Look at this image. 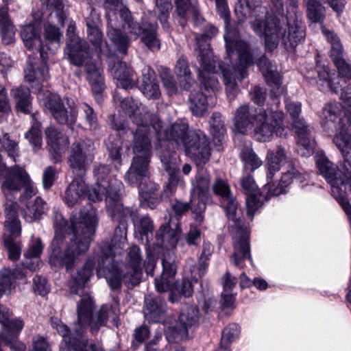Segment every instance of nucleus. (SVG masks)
<instances>
[{
	"instance_id": "obj_53",
	"label": "nucleus",
	"mask_w": 351,
	"mask_h": 351,
	"mask_svg": "<svg viewBox=\"0 0 351 351\" xmlns=\"http://www.w3.org/2000/svg\"><path fill=\"white\" fill-rule=\"evenodd\" d=\"M322 32L328 42L331 45L330 57L334 63L343 58L344 50L339 38L333 32L323 29Z\"/></svg>"
},
{
	"instance_id": "obj_39",
	"label": "nucleus",
	"mask_w": 351,
	"mask_h": 351,
	"mask_svg": "<svg viewBox=\"0 0 351 351\" xmlns=\"http://www.w3.org/2000/svg\"><path fill=\"white\" fill-rule=\"evenodd\" d=\"M19 206L16 202L6 203L5 208V226L11 234L21 235V223L19 219Z\"/></svg>"
},
{
	"instance_id": "obj_31",
	"label": "nucleus",
	"mask_w": 351,
	"mask_h": 351,
	"mask_svg": "<svg viewBox=\"0 0 351 351\" xmlns=\"http://www.w3.org/2000/svg\"><path fill=\"white\" fill-rule=\"evenodd\" d=\"M111 73L117 80V86L123 89L133 88L138 81L137 75L134 70L121 61H118L112 66Z\"/></svg>"
},
{
	"instance_id": "obj_9",
	"label": "nucleus",
	"mask_w": 351,
	"mask_h": 351,
	"mask_svg": "<svg viewBox=\"0 0 351 351\" xmlns=\"http://www.w3.org/2000/svg\"><path fill=\"white\" fill-rule=\"evenodd\" d=\"M21 36L25 46L33 53L40 54V62H29L25 70V78L27 82H35L40 88L41 84L49 79V70L47 66L48 56L39 32L34 25L28 24L22 27Z\"/></svg>"
},
{
	"instance_id": "obj_27",
	"label": "nucleus",
	"mask_w": 351,
	"mask_h": 351,
	"mask_svg": "<svg viewBox=\"0 0 351 351\" xmlns=\"http://www.w3.org/2000/svg\"><path fill=\"white\" fill-rule=\"evenodd\" d=\"M114 101L119 103L122 110L128 115L132 119V121L138 126L134 133H136L140 128L143 127L146 130L147 134L150 136V127L147 119H149L150 121L152 117H153L152 115L146 114L143 119L141 115L137 114L138 103L132 97L122 98L119 94H116L114 96Z\"/></svg>"
},
{
	"instance_id": "obj_51",
	"label": "nucleus",
	"mask_w": 351,
	"mask_h": 351,
	"mask_svg": "<svg viewBox=\"0 0 351 351\" xmlns=\"http://www.w3.org/2000/svg\"><path fill=\"white\" fill-rule=\"evenodd\" d=\"M169 290L171 291L169 300L173 303L178 302L181 295L189 298L193 293L192 282L185 278L181 281H174Z\"/></svg>"
},
{
	"instance_id": "obj_44",
	"label": "nucleus",
	"mask_w": 351,
	"mask_h": 351,
	"mask_svg": "<svg viewBox=\"0 0 351 351\" xmlns=\"http://www.w3.org/2000/svg\"><path fill=\"white\" fill-rule=\"evenodd\" d=\"M323 0H303L307 18L313 23H323L326 17V8Z\"/></svg>"
},
{
	"instance_id": "obj_42",
	"label": "nucleus",
	"mask_w": 351,
	"mask_h": 351,
	"mask_svg": "<svg viewBox=\"0 0 351 351\" xmlns=\"http://www.w3.org/2000/svg\"><path fill=\"white\" fill-rule=\"evenodd\" d=\"M107 36L120 53L126 55L130 46L128 36L123 34L120 29L113 27L112 20L108 21Z\"/></svg>"
},
{
	"instance_id": "obj_1",
	"label": "nucleus",
	"mask_w": 351,
	"mask_h": 351,
	"mask_svg": "<svg viewBox=\"0 0 351 351\" xmlns=\"http://www.w3.org/2000/svg\"><path fill=\"white\" fill-rule=\"evenodd\" d=\"M54 237L49 246V261L52 267L72 269L77 258L87 252L98 224L96 210L89 204L80 210L79 220L71 218V234L63 247L67 232L66 221L58 210H53Z\"/></svg>"
},
{
	"instance_id": "obj_61",
	"label": "nucleus",
	"mask_w": 351,
	"mask_h": 351,
	"mask_svg": "<svg viewBox=\"0 0 351 351\" xmlns=\"http://www.w3.org/2000/svg\"><path fill=\"white\" fill-rule=\"evenodd\" d=\"M110 156L117 161H121L123 141L119 134H110L105 141Z\"/></svg>"
},
{
	"instance_id": "obj_12",
	"label": "nucleus",
	"mask_w": 351,
	"mask_h": 351,
	"mask_svg": "<svg viewBox=\"0 0 351 351\" xmlns=\"http://www.w3.org/2000/svg\"><path fill=\"white\" fill-rule=\"evenodd\" d=\"M12 313L4 306L0 313V323L3 329L0 332V339L13 351H24L25 345L19 340L25 322L21 317L12 319Z\"/></svg>"
},
{
	"instance_id": "obj_8",
	"label": "nucleus",
	"mask_w": 351,
	"mask_h": 351,
	"mask_svg": "<svg viewBox=\"0 0 351 351\" xmlns=\"http://www.w3.org/2000/svg\"><path fill=\"white\" fill-rule=\"evenodd\" d=\"M315 160L318 171L331 186L332 195L338 201L341 208L346 213H350L351 204L345 197V191L347 186L349 187L350 174L351 171V162L344 160L342 173L338 167L331 162L323 152H317Z\"/></svg>"
},
{
	"instance_id": "obj_11",
	"label": "nucleus",
	"mask_w": 351,
	"mask_h": 351,
	"mask_svg": "<svg viewBox=\"0 0 351 351\" xmlns=\"http://www.w3.org/2000/svg\"><path fill=\"white\" fill-rule=\"evenodd\" d=\"M114 191L110 195L105 197L106 212L113 221H118L119 226L125 228V222L130 218L132 223H135L138 217V210L134 208L124 207L121 202V191L123 185L121 181L114 180L112 182Z\"/></svg>"
},
{
	"instance_id": "obj_58",
	"label": "nucleus",
	"mask_w": 351,
	"mask_h": 351,
	"mask_svg": "<svg viewBox=\"0 0 351 351\" xmlns=\"http://www.w3.org/2000/svg\"><path fill=\"white\" fill-rule=\"evenodd\" d=\"M156 244L158 246L169 245L174 246L177 242V237L168 223L162 225L156 234Z\"/></svg>"
},
{
	"instance_id": "obj_28",
	"label": "nucleus",
	"mask_w": 351,
	"mask_h": 351,
	"mask_svg": "<svg viewBox=\"0 0 351 351\" xmlns=\"http://www.w3.org/2000/svg\"><path fill=\"white\" fill-rule=\"evenodd\" d=\"M162 273L160 278L155 279V287L160 293L167 292L173 284L177 273V262L173 254H164L162 259Z\"/></svg>"
},
{
	"instance_id": "obj_64",
	"label": "nucleus",
	"mask_w": 351,
	"mask_h": 351,
	"mask_svg": "<svg viewBox=\"0 0 351 351\" xmlns=\"http://www.w3.org/2000/svg\"><path fill=\"white\" fill-rule=\"evenodd\" d=\"M44 6L50 12V14L55 13L58 23H64L66 14L62 0H46Z\"/></svg>"
},
{
	"instance_id": "obj_54",
	"label": "nucleus",
	"mask_w": 351,
	"mask_h": 351,
	"mask_svg": "<svg viewBox=\"0 0 351 351\" xmlns=\"http://www.w3.org/2000/svg\"><path fill=\"white\" fill-rule=\"evenodd\" d=\"M177 15L182 20H187L190 16L197 14V0H173Z\"/></svg>"
},
{
	"instance_id": "obj_52",
	"label": "nucleus",
	"mask_w": 351,
	"mask_h": 351,
	"mask_svg": "<svg viewBox=\"0 0 351 351\" xmlns=\"http://www.w3.org/2000/svg\"><path fill=\"white\" fill-rule=\"evenodd\" d=\"M239 156L243 163V171L252 173L262 165V160L255 154L250 145L243 147Z\"/></svg>"
},
{
	"instance_id": "obj_62",
	"label": "nucleus",
	"mask_w": 351,
	"mask_h": 351,
	"mask_svg": "<svg viewBox=\"0 0 351 351\" xmlns=\"http://www.w3.org/2000/svg\"><path fill=\"white\" fill-rule=\"evenodd\" d=\"M20 235L11 234L3 236V243L8 251L9 258L12 261H16L21 255V243L17 238Z\"/></svg>"
},
{
	"instance_id": "obj_33",
	"label": "nucleus",
	"mask_w": 351,
	"mask_h": 351,
	"mask_svg": "<svg viewBox=\"0 0 351 351\" xmlns=\"http://www.w3.org/2000/svg\"><path fill=\"white\" fill-rule=\"evenodd\" d=\"M166 311V302L160 297L148 295L145 298L144 315L151 322H159Z\"/></svg>"
},
{
	"instance_id": "obj_47",
	"label": "nucleus",
	"mask_w": 351,
	"mask_h": 351,
	"mask_svg": "<svg viewBox=\"0 0 351 351\" xmlns=\"http://www.w3.org/2000/svg\"><path fill=\"white\" fill-rule=\"evenodd\" d=\"M175 72L179 78L181 86L185 90H190L194 83V80L192 77L188 62L184 56L177 60Z\"/></svg>"
},
{
	"instance_id": "obj_55",
	"label": "nucleus",
	"mask_w": 351,
	"mask_h": 351,
	"mask_svg": "<svg viewBox=\"0 0 351 351\" xmlns=\"http://www.w3.org/2000/svg\"><path fill=\"white\" fill-rule=\"evenodd\" d=\"M61 36L62 34L58 27L51 24L48 25L45 29V38L47 42L44 45L45 51L54 53L60 46Z\"/></svg>"
},
{
	"instance_id": "obj_57",
	"label": "nucleus",
	"mask_w": 351,
	"mask_h": 351,
	"mask_svg": "<svg viewBox=\"0 0 351 351\" xmlns=\"http://www.w3.org/2000/svg\"><path fill=\"white\" fill-rule=\"evenodd\" d=\"M304 75L311 83L314 82V81L317 82V78H318L319 81H323L326 83L328 87L331 89H335L330 80V69L328 66L317 65L315 69H311V70H308L304 73Z\"/></svg>"
},
{
	"instance_id": "obj_21",
	"label": "nucleus",
	"mask_w": 351,
	"mask_h": 351,
	"mask_svg": "<svg viewBox=\"0 0 351 351\" xmlns=\"http://www.w3.org/2000/svg\"><path fill=\"white\" fill-rule=\"evenodd\" d=\"M66 53L71 64L82 66L91 59L92 52L88 43L73 34L66 44Z\"/></svg>"
},
{
	"instance_id": "obj_5",
	"label": "nucleus",
	"mask_w": 351,
	"mask_h": 351,
	"mask_svg": "<svg viewBox=\"0 0 351 351\" xmlns=\"http://www.w3.org/2000/svg\"><path fill=\"white\" fill-rule=\"evenodd\" d=\"M283 119L282 110H274L271 105H267L266 109L243 105L235 112L234 123L237 131L241 134H245L254 126L255 139L265 142L269 141L274 134L280 137L287 135V129Z\"/></svg>"
},
{
	"instance_id": "obj_26",
	"label": "nucleus",
	"mask_w": 351,
	"mask_h": 351,
	"mask_svg": "<svg viewBox=\"0 0 351 351\" xmlns=\"http://www.w3.org/2000/svg\"><path fill=\"white\" fill-rule=\"evenodd\" d=\"M91 187L85 183L82 176H76L66 187L62 197L63 202L69 207H73L81 203L82 199L88 197L93 193Z\"/></svg>"
},
{
	"instance_id": "obj_37",
	"label": "nucleus",
	"mask_w": 351,
	"mask_h": 351,
	"mask_svg": "<svg viewBox=\"0 0 351 351\" xmlns=\"http://www.w3.org/2000/svg\"><path fill=\"white\" fill-rule=\"evenodd\" d=\"M11 95L16 102L17 112L29 114L32 111V104L30 90L29 88L20 86L11 90Z\"/></svg>"
},
{
	"instance_id": "obj_4",
	"label": "nucleus",
	"mask_w": 351,
	"mask_h": 351,
	"mask_svg": "<svg viewBox=\"0 0 351 351\" xmlns=\"http://www.w3.org/2000/svg\"><path fill=\"white\" fill-rule=\"evenodd\" d=\"M215 3L217 12L225 23L226 33L223 37L228 58H230L234 50L237 54V62L232 66V70L226 69L218 63L219 69L223 75L227 97L231 101L234 99L239 91L236 79L242 80L247 77V68L253 63V56L249 44L245 41L239 40L238 31L229 27L230 25V11L226 0H217Z\"/></svg>"
},
{
	"instance_id": "obj_56",
	"label": "nucleus",
	"mask_w": 351,
	"mask_h": 351,
	"mask_svg": "<svg viewBox=\"0 0 351 351\" xmlns=\"http://www.w3.org/2000/svg\"><path fill=\"white\" fill-rule=\"evenodd\" d=\"M162 167L166 172L180 171V159L174 150L165 149L160 154Z\"/></svg>"
},
{
	"instance_id": "obj_20",
	"label": "nucleus",
	"mask_w": 351,
	"mask_h": 351,
	"mask_svg": "<svg viewBox=\"0 0 351 351\" xmlns=\"http://www.w3.org/2000/svg\"><path fill=\"white\" fill-rule=\"evenodd\" d=\"M234 248L231 256V262L234 266L240 268L244 267L245 261L247 260L252 265L249 242V232L246 230L238 229L232 238Z\"/></svg>"
},
{
	"instance_id": "obj_60",
	"label": "nucleus",
	"mask_w": 351,
	"mask_h": 351,
	"mask_svg": "<svg viewBox=\"0 0 351 351\" xmlns=\"http://www.w3.org/2000/svg\"><path fill=\"white\" fill-rule=\"evenodd\" d=\"M103 36V32L99 26L87 28L88 40L93 45L95 50L101 54H106L108 56H113L110 51L106 52L102 49Z\"/></svg>"
},
{
	"instance_id": "obj_50",
	"label": "nucleus",
	"mask_w": 351,
	"mask_h": 351,
	"mask_svg": "<svg viewBox=\"0 0 351 351\" xmlns=\"http://www.w3.org/2000/svg\"><path fill=\"white\" fill-rule=\"evenodd\" d=\"M216 60H215V67L211 70H205L201 66L202 71H199L202 92L208 93V95H212L219 88V84L217 78L215 76L216 71Z\"/></svg>"
},
{
	"instance_id": "obj_19",
	"label": "nucleus",
	"mask_w": 351,
	"mask_h": 351,
	"mask_svg": "<svg viewBox=\"0 0 351 351\" xmlns=\"http://www.w3.org/2000/svg\"><path fill=\"white\" fill-rule=\"evenodd\" d=\"M215 195L220 197V205L227 217L232 221H237V202L231 193L230 188L226 180L216 178L213 184Z\"/></svg>"
},
{
	"instance_id": "obj_3",
	"label": "nucleus",
	"mask_w": 351,
	"mask_h": 351,
	"mask_svg": "<svg viewBox=\"0 0 351 351\" xmlns=\"http://www.w3.org/2000/svg\"><path fill=\"white\" fill-rule=\"evenodd\" d=\"M298 0H289L287 12L286 27H283L278 19L267 14L264 19H255L250 22V27L255 34L264 39L265 48L270 51L276 49L281 42L289 51L295 48L305 38V25L298 12Z\"/></svg>"
},
{
	"instance_id": "obj_36",
	"label": "nucleus",
	"mask_w": 351,
	"mask_h": 351,
	"mask_svg": "<svg viewBox=\"0 0 351 351\" xmlns=\"http://www.w3.org/2000/svg\"><path fill=\"white\" fill-rule=\"evenodd\" d=\"M264 76L267 83L271 88L270 101L268 102L267 105L269 106H273L274 110H279L280 105L279 97L284 92L280 75L278 71L274 69L264 75Z\"/></svg>"
},
{
	"instance_id": "obj_63",
	"label": "nucleus",
	"mask_w": 351,
	"mask_h": 351,
	"mask_svg": "<svg viewBox=\"0 0 351 351\" xmlns=\"http://www.w3.org/2000/svg\"><path fill=\"white\" fill-rule=\"evenodd\" d=\"M188 330L181 326L178 322L174 326L168 327L165 331L166 339L168 342L177 343L188 338Z\"/></svg>"
},
{
	"instance_id": "obj_49",
	"label": "nucleus",
	"mask_w": 351,
	"mask_h": 351,
	"mask_svg": "<svg viewBox=\"0 0 351 351\" xmlns=\"http://www.w3.org/2000/svg\"><path fill=\"white\" fill-rule=\"evenodd\" d=\"M47 208V203L40 197H37L34 202L27 204L23 217L28 223L39 220Z\"/></svg>"
},
{
	"instance_id": "obj_17",
	"label": "nucleus",
	"mask_w": 351,
	"mask_h": 351,
	"mask_svg": "<svg viewBox=\"0 0 351 351\" xmlns=\"http://www.w3.org/2000/svg\"><path fill=\"white\" fill-rule=\"evenodd\" d=\"M142 260L140 247L136 245H132L128 253L125 271L123 276V283L128 289L134 288L141 281Z\"/></svg>"
},
{
	"instance_id": "obj_24",
	"label": "nucleus",
	"mask_w": 351,
	"mask_h": 351,
	"mask_svg": "<svg viewBox=\"0 0 351 351\" xmlns=\"http://www.w3.org/2000/svg\"><path fill=\"white\" fill-rule=\"evenodd\" d=\"M324 129L329 132L341 126H345L348 119L343 106L339 102H331L325 105L322 110Z\"/></svg>"
},
{
	"instance_id": "obj_7",
	"label": "nucleus",
	"mask_w": 351,
	"mask_h": 351,
	"mask_svg": "<svg viewBox=\"0 0 351 351\" xmlns=\"http://www.w3.org/2000/svg\"><path fill=\"white\" fill-rule=\"evenodd\" d=\"M132 153L134 157L125 175V182L132 186L139 188L149 177V167L152 156L151 138L145 128L134 133Z\"/></svg>"
},
{
	"instance_id": "obj_10",
	"label": "nucleus",
	"mask_w": 351,
	"mask_h": 351,
	"mask_svg": "<svg viewBox=\"0 0 351 351\" xmlns=\"http://www.w3.org/2000/svg\"><path fill=\"white\" fill-rule=\"evenodd\" d=\"M119 14L123 22L122 27L128 34L134 36V39L141 36V41L152 51L160 49V43L157 34V23L144 19L141 24L138 23L127 8H121Z\"/></svg>"
},
{
	"instance_id": "obj_41",
	"label": "nucleus",
	"mask_w": 351,
	"mask_h": 351,
	"mask_svg": "<svg viewBox=\"0 0 351 351\" xmlns=\"http://www.w3.org/2000/svg\"><path fill=\"white\" fill-rule=\"evenodd\" d=\"M23 269L16 267L13 269L3 268L0 270V298L7 291H10L16 279L25 276Z\"/></svg>"
},
{
	"instance_id": "obj_38",
	"label": "nucleus",
	"mask_w": 351,
	"mask_h": 351,
	"mask_svg": "<svg viewBox=\"0 0 351 351\" xmlns=\"http://www.w3.org/2000/svg\"><path fill=\"white\" fill-rule=\"evenodd\" d=\"M211 104L215 103V98L212 95H206L202 91L192 92L189 98V107L192 114L195 117H202L208 108V99Z\"/></svg>"
},
{
	"instance_id": "obj_14",
	"label": "nucleus",
	"mask_w": 351,
	"mask_h": 351,
	"mask_svg": "<svg viewBox=\"0 0 351 351\" xmlns=\"http://www.w3.org/2000/svg\"><path fill=\"white\" fill-rule=\"evenodd\" d=\"M150 133L152 130L155 132L161 147H169L168 144L174 142L177 145H182L189 133V124L179 120L173 123L169 128L162 132V123L156 117L150 120Z\"/></svg>"
},
{
	"instance_id": "obj_13",
	"label": "nucleus",
	"mask_w": 351,
	"mask_h": 351,
	"mask_svg": "<svg viewBox=\"0 0 351 351\" xmlns=\"http://www.w3.org/2000/svg\"><path fill=\"white\" fill-rule=\"evenodd\" d=\"M182 145L185 152L191 155L197 166H204L209 161L211 154L210 141L202 130L189 132Z\"/></svg>"
},
{
	"instance_id": "obj_59",
	"label": "nucleus",
	"mask_w": 351,
	"mask_h": 351,
	"mask_svg": "<svg viewBox=\"0 0 351 351\" xmlns=\"http://www.w3.org/2000/svg\"><path fill=\"white\" fill-rule=\"evenodd\" d=\"M198 309L195 307L186 305L180 311L178 322L187 330L198 322Z\"/></svg>"
},
{
	"instance_id": "obj_16",
	"label": "nucleus",
	"mask_w": 351,
	"mask_h": 351,
	"mask_svg": "<svg viewBox=\"0 0 351 351\" xmlns=\"http://www.w3.org/2000/svg\"><path fill=\"white\" fill-rule=\"evenodd\" d=\"M110 168L107 165H99L94 169V176L96 178L95 186L91 187L93 193L89 194V200L99 202L104 197L111 195L115 190L112 184L114 180L120 181L116 178L109 177Z\"/></svg>"
},
{
	"instance_id": "obj_23",
	"label": "nucleus",
	"mask_w": 351,
	"mask_h": 351,
	"mask_svg": "<svg viewBox=\"0 0 351 351\" xmlns=\"http://www.w3.org/2000/svg\"><path fill=\"white\" fill-rule=\"evenodd\" d=\"M134 227L138 231L142 237H145L147 241L146 244V252L147 257L144 261V268L147 275L151 276H154V270L156 266V258L155 256L152 253L149 247L148 242L149 239L152 237L153 230L154 228V221L148 215L143 216L140 219L138 217L136 220L135 223H133Z\"/></svg>"
},
{
	"instance_id": "obj_29",
	"label": "nucleus",
	"mask_w": 351,
	"mask_h": 351,
	"mask_svg": "<svg viewBox=\"0 0 351 351\" xmlns=\"http://www.w3.org/2000/svg\"><path fill=\"white\" fill-rule=\"evenodd\" d=\"M292 121L293 128L298 135V152L302 156H311L314 152L315 144L311 130L306 125L303 119L298 117Z\"/></svg>"
},
{
	"instance_id": "obj_45",
	"label": "nucleus",
	"mask_w": 351,
	"mask_h": 351,
	"mask_svg": "<svg viewBox=\"0 0 351 351\" xmlns=\"http://www.w3.org/2000/svg\"><path fill=\"white\" fill-rule=\"evenodd\" d=\"M9 8L7 6H0V34L2 41L8 45L14 39V27L12 25L9 14Z\"/></svg>"
},
{
	"instance_id": "obj_48",
	"label": "nucleus",
	"mask_w": 351,
	"mask_h": 351,
	"mask_svg": "<svg viewBox=\"0 0 351 351\" xmlns=\"http://www.w3.org/2000/svg\"><path fill=\"white\" fill-rule=\"evenodd\" d=\"M209 123L213 141L216 146L220 147L226 132L224 120L222 118L221 114L218 112H214L212 114Z\"/></svg>"
},
{
	"instance_id": "obj_34",
	"label": "nucleus",
	"mask_w": 351,
	"mask_h": 351,
	"mask_svg": "<svg viewBox=\"0 0 351 351\" xmlns=\"http://www.w3.org/2000/svg\"><path fill=\"white\" fill-rule=\"evenodd\" d=\"M43 248L44 245L40 238L33 239L24 254L25 260L23 263V267L32 271H36L42 264L38 258L43 252Z\"/></svg>"
},
{
	"instance_id": "obj_25",
	"label": "nucleus",
	"mask_w": 351,
	"mask_h": 351,
	"mask_svg": "<svg viewBox=\"0 0 351 351\" xmlns=\"http://www.w3.org/2000/svg\"><path fill=\"white\" fill-rule=\"evenodd\" d=\"M250 173L249 171H243L241 179V186L247 194L245 200L247 215L250 220H252L254 214L262 206L263 202L261 195L255 193L257 185Z\"/></svg>"
},
{
	"instance_id": "obj_46",
	"label": "nucleus",
	"mask_w": 351,
	"mask_h": 351,
	"mask_svg": "<svg viewBox=\"0 0 351 351\" xmlns=\"http://www.w3.org/2000/svg\"><path fill=\"white\" fill-rule=\"evenodd\" d=\"M267 180H273L275 173L280 170L282 163L286 159L284 149L278 147L276 150L269 151L267 155Z\"/></svg>"
},
{
	"instance_id": "obj_22",
	"label": "nucleus",
	"mask_w": 351,
	"mask_h": 351,
	"mask_svg": "<svg viewBox=\"0 0 351 351\" xmlns=\"http://www.w3.org/2000/svg\"><path fill=\"white\" fill-rule=\"evenodd\" d=\"M88 147L84 141L73 144L68 159L69 167L77 172V176L83 177L93 160V156L88 153Z\"/></svg>"
},
{
	"instance_id": "obj_30",
	"label": "nucleus",
	"mask_w": 351,
	"mask_h": 351,
	"mask_svg": "<svg viewBox=\"0 0 351 351\" xmlns=\"http://www.w3.org/2000/svg\"><path fill=\"white\" fill-rule=\"evenodd\" d=\"M47 144L50 152H53L56 162L61 161L62 153L67 148L69 141L67 136L53 126L45 130Z\"/></svg>"
},
{
	"instance_id": "obj_6",
	"label": "nucleus",
	"mask_w": 351,
	"mask_h": 351,
	"mask_svg": "<svg viewBox=\"0 0 351 351\" xmlns=\"http://www.w3.org/2000/svg\"><path fill=\"white\" fill-rule=\"evenodd\" d=\"M99 252L93 258L89 257L83 267L72 274L69 282V286L71 292L80 295L83 291L85 285L89 280L93 274V269L97 263L99 270L106 271V281L113 291H119L121 282H123V273L113 263V257L117 254H121L122 248L112 245L108 241L101 243L99 247Z\"/></svg>"
},
{
	"instance_id": "obj_35",
	"label": "nucleus",
	"mask_w": 351,
	"mask_h": 351,
	"mask_svg": "<svg viewBox=\"0 0 351 351\" xmlns=\"http://www.w3.org/2000/svg\"><path fill=\"white\" fill-rule=\"evenodd\" d=\"M302 174L295 168H291L287 172L282 173L277 185L273 183L272 180H267L265 186L267 187L268 192L271 195L278 196L286 193V189L293 182V180H299Z\"/></svg>"
},
{
	"instance_id": "obj_32",
	"label": "nucleus",
	"mask_w": 351,
	"mask_h": 351,
	"mask_svg": "<svg viewBox=\"0 0 351 351\" xmlns=\"http://www.w3.org/2000/svg\"><path fill=\"white\" fill-rule=\"evenodd\" d=\"M143 95L149 99H158L161 95L156 73L150 66H145L142 69V79L138 86Z\"/></svg>"
},
{
	"instance_id": "obj_43",
	"label": "nucleus",
	"mask_w": 351,
	"mask_h": 351,
	"mask_svg": "<svg viewBox=\"0 0 351 351\" xmlns=\"http://www.w3.org/2000/svg\"><path fill=\"white\" fill-rule=\"evenodd\" d=\"M333 138V142L343 155L344 160L351 158V134L347 132L346 125L337 129Z\"/></svg>"
},
{
	"instance_id": "obj_40",
	"label": "nucleus",
	"mask_w": 351,
	"mask_h": 351,
	"mask_svg": "<svg viewBox=\"0 0 351 351\" xmlns=\"http://www.w3.org/2000/svg\"><path fill=\"white\" fill-rule=\"evenodd\" d=\"M198 171L192 180L191 194L206 196L210 185V174L204 166H197Z\"/></svg>"
},
{
	"instance_id": "obj_18",
	"label": "nucleus",
	"mask_w": 351,
	"mask_h": 351,
	"mask_svg": "<svg viewBox=\"0 0 351 351\" xmlns=\"http://www.w3.org/2000/svg\"><path fill=\"white\" fill-rule=\"evenodd\" d=\"M46 108L50 111L56 121L62 125L72 127L76 122L77 112L74 108L69 106L68 110L60 95L51 94L45 104Z\"/></svg>"
},
{
	"instance_id": "obj_15",
	"label": "nucleus",
	"mask_w": 351,
	"mask_h": 351,
	"mask_svg": "<svg viewBox=\"0 0 351 351\" xmlns=\"http://www.w3.org/2000/svg\"><path fill=\"white\" fill-rule=\"evenodd\" d=\"M218 29L211 24L204 25L202 32L195 37V54L199 65L205 70H211L215 67V59L208 40L214 37Z\"/></svg>"
},
{
	"instance_id": "obj_2",
	"label": "nucleus",
	"mask_w": 351,
	"mask_h": 351,
	"mask_svg": "<svg viewBox=\"0 0 351 351\" xmlns=\"http://www.w3.org/2000/svg\"><path fill=\"white\" fill-rule=\"evenodd\" d=\"M114 304H103L93 315L95 308L92 297L86 294L77 304V320L73 330L57 317H52V327L62 336L64 346L60 351H104L103 348L93 341H89L85 335L86 328L89 327L92 335H97L101 327L106 326L109 319L117 327L119 325V302L114 298Z\"/></svg>"
}]
</instances>
